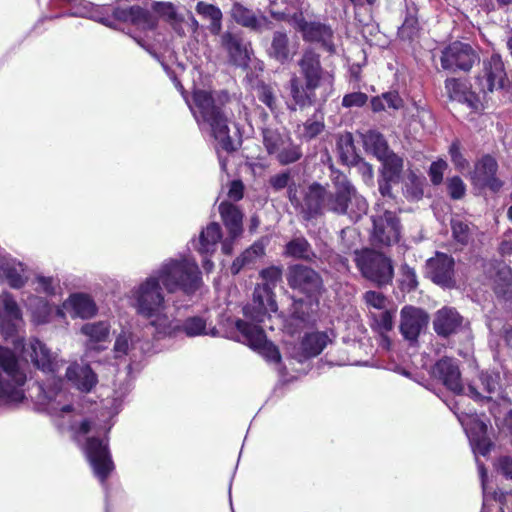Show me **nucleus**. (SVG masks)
Returning <instances> with one entry per match:
<instances>
[{
  "instance_id": "nucleus-1",
  "label": "nucleus",
  "mask_w": 512,
  "mask_h": 512,
  "mask_svg": "<svg viewBox=\"0 0 512 512\" xmlns=\"http://www.w3.org/2000/svg\"><path fill=\"white\" fill-rule=\"evenodd\" d=\"M331 182L333 191L316 181L300 191L292 187L289 202L302 221L316 220L327 212L337 216L346 215L352 220H358L367 213L366 199L346 174L334 171Z\"/></svg>"
},
{
  "instance_id": "nucleus-2",
  "label": "nucleus",
  "mask_w": 512,
  "mask_h": 512,
  "mask_svg": "<svg viewBox=\"0 0 512 512\" xmlns=\"http://www.w3.org/2000/svg\"><path fill=\"white\" fill-rule=\"evenodd\" d=\"M298 72L299 75H293L288 84L292 100V104L288 105L290 111L314 106L318 101L316 91L326 82L331 84L334 80L333 74L323 67L321 55L314 48L303 51L298 60Z\"/></svg>"
},
{
  "instance_id": "nucleus-3",
  "label": "nucleus",
  "mask_w": 512,
  "mask_h": 512,
  "mask_svg": "<svg viewBox=\"0 0 512 512\" xmlns=\"http://www.w3.org/2000/svg\"><path fill=\"white\" fill-rule=\"evenodd\" d=\"M193 106H189L198 123L207 124L212 136L218 141L222 150L233 153L237 150L230 136L228 116L224 104L217 101L212 92L196 89L192 93Z\"/></svg>"
},
{
  "instance_id": "nucleus-4",
  "label": "nucleus",
  "mask_w": 512,
  "mask_h": 512,
  "mask_svg": "<svg viewBox=\"0 0 512 512\" xmlns=\"http://www.w3.org/2000/svg\"><path fill=\"white\" fill-rule=\"evenodd\" d=\"M158 273L168 293L181 290L186 295H193L202 285L201 271L197 263L187 259L171 260Z\"/></svg>"
},
{
  "instance_id": "nucleus-5",
  "label": "nucleus",
  "mask_w": 512,
  "mask_h": 512,
  "mask_svg": "<svg viewBox=\"0 0 512 512\" xmlns=\"http://www.w3.org/2000/svg\"><path fill=\"white\" fill-rule=\"evenodd\" d=\"M0 401L21 402L25 398L22 387L27 377L21 370L15 352L0 345Z\"/></svg>"
},
{
  "instance_id": "nucleus-6",
  "label": "nucleus",
  "mask_w": 512,
  "mask_h": 512,
  "mask_svg": "<svg viewBox=\"0 0 512 512\" xmlns=\"http://www.w3.org/2000/svg\"><path fill=\"white\" fill-rule=\"evenodd\" d=\"M354 262L363 278L382 288L392 283L394 267L392 259L374 248L355 250Z\"/></svg>"
},
{
  "instance_id": "nucleus-7",
  "label": "nucleus",
  "mask_w": 512,
  "mask_h": 512,
  "mask_svg": "<svg viewBox=\"0 0 512 512\" xmlns=\"http://www.w3.org/2000/svg\"><path fill=\"white\" fill-rule=\"evenodd\" d=\"M84 453L94 476L102 485H106L115 470V463L109 447L108 438L88 437L84 444Z\"/></svg>"
},
{
  "instance_id": "nucleus-8",
  "label": "nucleus",
  "mask_w": 512,
  "mask_h": 512,
  "mask_svg": "<svg viewBox=\"0 0 512 512\" xmlns=\"http://www.w3.org/2000/svg\"><path fill=\"white\" fill-rule=\"evenodd\" d=\"M158 276H150L145 279L133 291L135 308L139 315L151 318L164 309V294Z\"/></svg>"
},
{
  "instance_id": "nucleus-9",
  "label": "nucleus",
  "mask_w": 512,
  "mask_h": 512,
  "mask_svg": "<svg viewBox=\"0 0 512 512\" xmlns=\"http://www.w3.org/2000/svg\"><path fill=\"white\" fill-rule=\"evenodd\" d=\"M370 243L375 248L383 249L397 244L401 238L402 225L397 214L385 210L381 215L372 216Z\"/></svg>"
},
{
  "instance_id": "nucleus-10",
  "label": "nucleus",
  "mask_w": 512,
  "mask_h": 512,
  "mask_svg": "<svg viewBox=\"0 0 512 512\" xmlns=\"http://www.w3.org/2000/svg\"><path fill=\"white\" fill-rule=\"evenodd\" d=\"M456 262L452 255L436 251L425 262V277L443 289L456 287Z\"/></svg>"
},
{
  "instance_id": "nucleus-11",
  "label": "nucleus",
  "mask_w": 512,
  "mask_h": 512,
  "mask_svg": "<svg viewBox=\"0 0 512 512\" xmlns=\"http://www.w3.org/2000/svg\"><path fill=\"white\" fill-rule=\"evenodd\" d=\"M286 280L291 289L298 290L306 297H320L323 290L320 274L303 264L289 265L286 270Z\"/></svg>"
},
{
  "instance_id": "nucleus-12",
  "label": "nucleus",
  "mask_w": 512,
  "mask_h": 512,
  "mask_svg": "<svg viewBox=\"0 0 512 512\" xmlns=\"http://www.w3.org/2000/svg\"><path fill=\"white\" fill-rule=\"evenodd\" d=\"M292 21L305 42L320 43L321 47L328 53H336V46L333 41L334 31L329 25L319 21H307L302 12L294 13Z\"/></svg>"
},
{
  "instance_id": "nucleus-13",
  "label": "nucleus",
  "mask_w": 512,
  "mask_h": 512,
  "mask_svg": "<svg viewBox=\"0 0 512 512\" xmlns=\"http://www.w3.org/2000/svg\"><path fill=\"white\" fill-rule=\"evenodd\" d=\"M475 82L484 94L504 89L509 85L505 64L499 54H492L483 60L482 68L478 72Z\"/></svg>"
},
{
  "instance_id": "nucleus-14",
  "label": "nucleus",
  "mask_w": 512,
  "mask_h": 512,
  "mask_svg": "<svg viewBox=\"0 0 512 512\" xmlns=\"http://www.w3.org/2000/svg\"><path fill=\"white\" fill-rule=\"evenodd\" d=\"M479 61L478 53L468 43L454 41L441 52L440 62L444 70L468 72Z\"/></svg>"
},
{
  "instance_id": "nucleus-15",
  "label": "nucleus",
  "mask_w": 512,
  "mask_h": 512,
  "mask_svg": "<svg viewBox=\"0 0 512 512\" xmlns=\"http://www.w3.org/2000/svg\"><path fill=\"white\" fill-rule=\"evenodd\" d=\"M498 163L490 154L483 155L474 165L471 173L472 184L481 190L497 193L503 187V181L497 176Z\"/></svg>"
},
{
  "instance_id": "nucleus-16",
  "label": "nucleus",
  "mask_w": 512,
  "mask_h": 512,
  "mask_svg": "<svg viewBox=\"0 0 512 512\" xmlns=\"http://www.w3.org/2000/svg\"><path fill=\"white\" fill-rule=\"evenodd\" d=\"M400 332L403 338L410 342H417L421 332L429 323L428 313L419 307L406 305L400 312Z\"/></svg>"
},
{
  "instance_id": "nucleus-17",
  "label": "nucleus",
  "mask_w": 512,
  "mask_h": 512,
  "mask_svg": "<svg viewBox=\"0 0 512 512\" xmlns=\"http://www.w3.org/2000/svg\"><path fill=\"white\" fill-rule=\"evenodd\" d=\"M432 324L437 336L448 339L463 330L465 318L455 307L443 306L434 313Z\"/></svg>"
},
{
  "instance_id": "nucleus-18",
  "label": "nucleus",
  "mask_w": 512,
  "mask_h": 512,
  "mask_svg": "<svg viewBox=\"0 0 512 512\" xmlns=\"http://www.w3.org/2000/svg\"><path fill=\"white\" fill-rule=\"evenodd\" d=\"M433 378L442 382V384L455 394L464 393V387L461 381V372L457 360L453 357L444 356L439 359L431 369Z\"/></svg>"
},
{
  "instance_id": "nucleus-19",
  "label": "nucleus",
  "mask_w": 512,
  "mask_h": 512,
  "mask_svg": "<svg viewBox=\"0 0 512 512\" xmlns=\"http://www.w3.org/2000/svg\"><path fill=\"white\" fill-rule=\"evenodd\" d=\"M220 45L226 51L229 62L236 67H247L250 61L242 37L234 32L220 33Z\"/></svg>"
},
{
  "instance_id": "nucleus-20",
  "label": "nucleus",
  "mask_w": 512,
  "mask_h": 512,
  "mask_svg": "<svg viewBox=\"0 0 512 512\" xmlns=\"http://www.w3.org/2000/svg\"><path fill=\"white\" fill-rule=\"evenodd\" d=\"M494 272L492 277V290L498 299L506 302L512 301V268L503 260L491 262Z\"/></svg>"
},
{
  "instance_id": "nucleus-21",
  "label": "nucleus",
  "mask_w": 512,
  "mask_h": 512,
  "mask_svg": "<svg viewBox=\"0 0 512 512\" xmlns=\"http://www.w3.org/2000/svg\"><path fill=\"white\" fill-rule=\"evenodd\" d=\"M445 90L450 100L466 104L473 111H478L483 106L480 97L461 79L447 78Z\"/></svg>"
},
{
  "instance_id": "nucleus-22",
  "label": "nucleus",
  "mask_w": 512,
  "mask_h": 512,
  "mask_svg": "<svg viewBox=\"0 0 512 512\" xmlns=\"http://www.w3.org/2000/svg\"><path fill=\"white\" fill-rule=\"evenodd\" d=\"M25 352L29 355L33 365L43 372H55L57 362L51 350L39 339H31Z\"/></svg>"
},
{
  "instance_id": "nucleus-23",
  "label": "nucleus",
  "mask_w": 512,
  "mask_h": 512,
  "mask_svg": "<svg viewBox=\"0 0 512 512\" xmlns=\"http://www.w3.org/2000/svg\"><path fill=\"white\" fill-rule=\"evenodd\" d=\"M405 16L402 25L397 30V37L402 42L412 44L420 38L419 9L414 2L406 3Z\"/></svg>"
},
{
  "instance_id": "nucleus-24",
  "label": "nucleus",
  "mask_w": 512,
  "mask_h": 512,
  "mask_svg": "<svg viewBox=\"0 0 512 512\" xmlns=\"http://www.w3.org/2000/svg\"><path fill=\"white\" fill-rule=\"evenodd\" d=\"M218 211L229 236L232 239L240 237L243 233V213L240 208L229 201H222Z\"/></svg>"
},
{
  "instance_id": "nucleus-25",
  "label": "nucleus",
  "mask_w": 512,
  "mask_h": 512,
  "mask_svg": "<svg viewBox=\"0 0 512 512\" xmlns=\"http://www.w3.org/2000/svg\"><path fill=\"white\" fill-rule=\"evenodd\" d=\"M24 265L15 259L0 255V278L4 279L13 289H21L27 283L24 276Z\"/></svg>"
},
{
  "instance_id": "nucleus-26",
  "label": "nucleus",
  "mask_w": 512,
  "mask_h": 512,
  "mask_svg": "<svg viewBox=\"0 0 512 512\" xmlns=\"http://www.w3.org/2000/svg\"><path fill=\"white\" fill-rule=\"evenodd\" d=\"M66 377L84 393L90 392L98 382L96 373L89 365L69 366L66 370Z\"/></svg>"
},
{
  "instance_id": "nucleus-27",
  "label": "nucleus",
  "mask_w": 512,
  "mask_h": 512,
  "mask_svg": "<svg viewBox=\"0 0 512 512\" xmlns=\"http://www.w3.org/2000/svg\"><path fill=\"white\" fill-rule=\"evenodd\" d=\"M499 380L500 376L498 373L494 372H481L479 375V382L480 387L483 392L487 393L488 395H483L478 388L474 384H468L467 387V394L475 401H490L491 400V394L495 393L497 389L499 388Z\"/></svg>"
},
{
  "instance_id": "nucleus-28",
  "label": "nucleus",
  "mask_w": 512,
  "mask_h": 512,
  "mask_svg": "<svg viewBox=\"0 0 512 512\" xmlns=\"http://www.w3.org/2000/svg\"><path fill=\"white\" fill-rule=\"evenodd\" d=\"M290 316L301 323L310 322L319 308V297L295 298L292 297Z\"/></svg>"
},
{
  "instance_id": "nucleus-29",
  "label": "nucleus",
  "mask_w": 512,
  "mask_h": 512,
  "mask_svg": "<svg viewBox=\"0 0 512 512\" xmlns=\"http://www.w3.org/2000/svg\"><path fill=\"white\" fill-rule=\"evenodd\" d=\"M196 13L206 21H209L207 29L213 36H219L223 27V13L221 9L211 3L199 1L195 6Z\"/></svg>"
},
{
  "instance_id": "nucleus-30",
  "label": "nucleus",
  "mask_w": 512,
  "mask_h": 512,
  "mask_svg": "<svg viewBox=\"0 0 512 512\" xmlns=\"http://www.w3.org/2000/svg\"><path fill=\"white\" fill-rule=\"evenodd\" d=\"M222 236L220 224L211 222L200 232L197 251L201 255L211 256L216 251L217 244Z\"/></svg>"
},
{
  "instance_id": "nucleus-31",
  "label": "nucleus",
  "mask_w": 512,
  "mask_h": 512,
  "mask_svg": "<svg viewBox=\"0 0 512 512\" xmlns=\"http://www.w3.org/2000/svg\"><path fill=\"white\" fill-rule=\"evenodd\" d=\"M235 328L242 335L245 343L254 351L265 344L267 340L266 333L262 327L251 324L245 320L237 319L235 321Z\"/></svg>"
},
{
  "instance_id": "nucleus-32",
  "label": "nucleus",
  "mask_w": 512,
  "mask_h": 512,
  "mask_svg": "<svg viewBox=\"0 0 512 512\" xmlns=\"http://www.w3.org/2000/svg\"><path fill=\"white\" fill-rule=\"evenodd\" d=\"M229 13L232 20L244 28L252 31H259L262 28L261 21L256 13L240 2H234Z\"/></svg>"
},
{
  "instance_id": "nucleus-33",
  "label": "nucleus",
  "mask_w": 512,
  "mask_h": 512,
  "mask_svg": "<svg viewBox=\"0 0 512 512\" xmlns=\"http://www.w3.org/2000/svg\"><path fill=\"white\" fill-rule=\"evenodd\" d=\"M469 439L473 451L476 454L487 456L493 446L492 441L487 436V426L482 421H476L469 431Z\"/></svg>"
},
{
  "instance_id": "nucleus-34",
  "label": "nucleus",
  "mask_w": 512,
  "mask_h": 512,
  "mask_svg": "<svg viewBox=\"0 0 512 512\" xmlns=\"http://www.w3.org/2000/svg\"><path fill=\"white\" fill-rule=\"evenodd\" d=\"M268 54L281 64H285L291 59L289 38L286 32L275 31L273 33Z\"/></svg>"
},
{
  "instance_id": "nucleus-35",
  "label": "nucleus",
  "mask_w": 512,
  "mask_h": 512,
  "mask_svg": "<svg viewBox=\"0 0 512 512\" xmlns=\"http://www.w3.org/2000/svg\"><path fill=\"white\" fill-rule=\"evenodd\" d=\"M284 255L309 262L316 257L311 244L305 237H296L287 242L284 246Z\"/></svg>"
},
{
  "instance_id": "nucleus-36",
  "label": "nucleus",
  "mask_w": 512,
  "mask_h": 512,
  "mask_svg": "<svg viewBox=\"0 0 512 512\" xmlns=\"http://www.w3.org/2000/svg\"><path fill=\"white\" fill-rule=\"evenodd\" d=\"M362 138L365 150L372 153L377 159L385 157L391 152L384 135L377 130H368Z\"/></svg>"
},
{
  "instance_id": "nucleus-37",
  "label": "nucleus",
  "mask_w": 512,
  "mask_h": 512,
  "mask_svg": "<svg viewBox=\"0 0 512 512\" xmlns=\"http://www.w3.org/2000/svg\"><path fill=\"white\" fill-rule=\"evenodd\" d=\"M262 137L267 154L275 157L282 146L288 142L290 135L280 132L277 128L266 127L262 129Z\"/></svg>"
},
{
  "instance_id": "nucleus-38",
  "label": "nucleus",
  "mask_w": 512,
  "mask_h": 512,
  "mask_svg": "<svg viewBox=\"0 0 512 512\" xmlns=\"http://www.w3.org/2000/svg\"><path fill=\"white\" fill-rule=\"evenodd\" d=\"M69 302L75 316L82 319L91 318L97 313L95 302L90 296L86 294H72L70 296Z\"/></svg>"
},
{
  "instance_id": "nucleus-39",
  "label": "nucleus",
  "mask_w": 512,
  "mask_h": 512,
  "mask_svg": "<svg viewBox=\"0 0 512 512\" xmlns=\"http://www.w3.org/2000/svg\"><path fill=\"white\" fill-rule=\"evenodd\" d=\"M329 337L326 332H312L304 336L301 346L305 356L316 357L327 346Z\"/></svg>"
},
{
  "instance_id": "nucleus-40",
  "label": "nucleus",
  "mask_w": 512,
  "mask_h": 512,
  "mask_svg": "<svg viewBox=\"0 0 512 512\" xmlns=\"http://www.w3.org/2000/svg\"><path fill=\"white\" fill-rule=\"evenodd\" d=\"M336 147L340 159L345 164H353L359 158L356 153L354 138L351 132H345L338 136Z\"/></svg>"
},
{
  "instance_id": "nucleus-41",
  "label": "nucleus",
  "mask_w": 512,
  "mask_h": 512,
  "mask_svg": "<svg viewBox=\"0 0 512 512\" xmlns=\"http://www.w3.org/2000/svg\"><path fill=\"white\" fill-rule=\"evenodd\" d=\"M303 157V151L300 144L295 143L292 138L282 146L278 154L274 157L282 166H287L298 162Z\"/></svg>"
},
{
  "instance_id": "nucleus-42",
  "label": "nucleus",
  "mask_w": 512,
  "mask_h": 512,
  "mask_svg": "<svg viewBox=\"0 0 512 512\" xmlns=\"http://www.w3.org/2000/svg\"><path fill=\"white\" fill-rule=\"evenodd\" d=\"M129 23L154 29L157 26L158 20L150 10L139 5H132L129 6Z\"/></svg>"
},
{
  "instance_id": "nucleus-43",
  "label": "nucleus",
  "mask_w": 512,
  "mask_h": 512,
  "mask_svg": "<svg viewBox=\"0 0 512 512\" xmlns=\"http://www.w3.org/2000/svg\"><path fill=\"white\" fill-rule=\"evenodd\" d=\"M398 288L404 293H411L418 288L419 281L414 267L404 262L399 268Z\"/></svg>"
},
{
  "instance_id": "nucleus-44",
  "label": "nucleus",
  "mask_w": 512,
  "mask_h": 512,
  "mask_svg": "<svg viewBox=\"0 0 512 512\" xmlns=\"http://www.w3.org/2000/svg\"><path fill=\"white\" fill-rule=\"evenodd\" d=\"M379 160L382 162L381 175L387 176L388 179L400 180L403 171V159L401 157L391 151Z\"/></svg>"
},
{
  "instance_id": "nucleus-45",
  "label": "nucleus",
  "mask_w": 512,
  "mask_h": 512,
  "mask_svg": "<svg viewBox=\"0 0 512 512\" xmlns=\"http://www.w3.org/2000/svg\"><path fill=\"white\" fill-rule=\"evenodd\" d=\"M253 303L260 306V309H270L271 312H276L278 309L274 290L264 285H257L255 287L253 291Z\"/></svg>"
},
{
  "instance_id": "nucleus-46",
  "label": "nucleus",
  "mask_w": 512,
  "mask_h": 512,
  "mask_svg": "<svg viewBox=\"0 0 512 512\" xmlns=\"http://www.w3.org/2000/svg\"><path fill=\"white\" fill-rule=\"evenodd\" d=\"M452 237L457 244L467 246L472 239L471 224L459 217L450 221Z\"/></svg>"
},
{
  "instance_id": "nucleus-47",
  "label": "nucleus",
  "mask_w": 512,
  "mask_h": 512,
  "mask_svg": "<svg viewBox=\"0 0 512 512\" xmlns=\"http://www.w3.org/2000/svg\"><path fill=\"white\" fill-rule=\"evenodd\" d=\"M269 188L274 192H280L287 189V198L289 199V192L293 188L299 189L296 182L293 180L289 170L281 171L277 174L270 176L268 180Z\"/></svg>"
},
{
  "instance_id": "nucleus-48",
  "label": "nucleus",
  "mask_w": 512,
  "mask_h": 512,
  "mask_svg": "<svg viewBox=\"0 0 512 512\" xmlns=\"http://www.w3.org/2000/svg\"><path fill=\"white\" fill-rule=\"evenodd\" d=\"M178 330L183 332L188 337H196L208 334L206 331V320L200 316H192L186 318L178 327Z\"/></svg>"
},
{
  "instance_id": "nucleus-49",
  "label": "nucleus",
  "mask_w": 512,
  "mask_h": 512,
  "mask_svg": "<svg viewBox=\"0 0 512 512\" xmlns=\"http://www.w3.org/2000/svg\"><path fill=\"white\" fill-rule=\"evenodd\" d=\"M81 332L93 342H103L109 337L110 326L103 321L87 323L82 326Z\"/></svg>"
},
{
  "instance_id": "nucleus-50",
  "label": "nucleus",
  "mask_w": 512,
  "mask_h": 512,
  "mask_svg": "<svg viewBox=\"0 0 512 512\" xmlns=\"http://www.w3.org/2000/svg\"><path fill=\"white\" fill-rule=\"evenodd\" d=\"M325 130V122L323 116L317 118L316 114L308 118L303 123L301 138L307 142L317 138Z\"/></svg>"
},
{
  "instance_id": "nucleus-51",
  "label": "nucleus",
  "mask_w": 512,
  "mask_h": 512,
  "mask_svg": "<svg viewBox=\"0 0 512 512\" xmlns=\"http://www.w3.org/2000/svg\"><path fill=\"white\" fill-rule=\"evenodd\" d=\"M447 195L451 200L457 201L465 197L467 187L458 175L448 177L445 182Z\"/></svg>"
},
{
  "instance_id": "nucleus-52",
  "label": "nucleus",
  "mask_w": 512,
  "mask_h": 512,
  "mask_svg": "<svg viewBox=\"0 0 512 512\" xmlns=\"http://www.w3.org/2000/svg\"><path fill=\"white\" fill-rule=\"evenodd\" d=\"M1 298L5 315L10 320H22V311L17 301L15 300L14 296L10 292H3Z\"/></svg>"
},
{
  "instance_id": "nucleus-53",
  "label": "nucleus",
  "mask_w": 512,
  "mask_h": 512,
  "mask_svg": "<svg viewBox=\"0 0 512 512\" xmlns=\"http://www.w3.org/2000/svg\"><path fill=\"white\" fill-rule=\"evenodd\" d=\"M256 92L259 101L265 104L272 112L277 109V98L271 85L261 82L257 85Z\"/></svg>"
},
{
  "instance_id": "nucleus-54",
  "label": "nucleus",
  "mask_w": 512,
  "mask_h": 512,
  "mask_svg": "<svg viewBox=\"0 0 512 512\" xmlns=\"http://www.w3.org/2000/svg\"><path fill=\"white\" fill-rule=\"evenodd\" d=\"M264 283L262 285L268 286L274 290L279 282L282 280L283 269L281 266L271 265L262 269L259 273Z\"/></svg>"
},
{
  "instance_id": "nucleus-55",
  "label": "nucleus",
  "mask_w": 512,
  "mask_h": 512,
  "mask_svg": "<svg viewBox=\"0 0 512 512\" xmlns=\"http://www.w3.org/2000/svg\"><path fill=\"white\" fill-rule=\"evenodd\" d=\"M424 181V178L419 177L413 172L410 173L408 183L406 184L407 197L413 200H420L424 195Z\"/></svg>"
},
{
  "instance_id": "nucleus-56",
  "label": "nucleus",
  "mask_w": 512,
  "mask_h": 512,
  "mask_svg": "<svg viewBox=\"0 0 512 512\" xmlns=\"http://www.w3.org/2000/svg\"><path fill=\"white\" fill-rule=\"evenodd\" d=\"M152 11L168 21H180L176 7L171 2L155 1L152 3Z\"/></svg>"
},
{
  "instance_id": "nucleus-57",
  "label": "nucleus",
  "mask_w": 512,
  "mask_h": 512,
  "mask_svg": "<svg viewBox=\"0 0 512 512\" xmlns=\"http://www.w3.org/2000/svg\"><path fill=\"white\" fill-rule=\"evenodd\" d=\"M448 168V163L444 159L433 161L428 169V176L433 186H439L444 179V173Z\"/></svg>"
},
{
  "instance_id": "nucleus-58",
  "label": "nucleus",
  "mask_w": 512,
  "mask_h": 512,
  "mask_svg": "<svg viewBox=\"0 0 512 512\" xmlns=\"http://www.w3.org/2000/svg\"><path fill=\"white\" fill-rule=\"evenodd\" d=\"M451 162L457 170H464L468 167V161L461 151V142L458 139L452 141L448 150Z\"/></svg>"
},
{
  "instance_id": "nucleus-59",
  "label": "nucleus",
  "mask_w": 512,
  "mask_h": 512,
  "mask_svg": "<svg viewBox=\"0 0 512 512\" xmlns=\"http://www.w3.org/2000/svg\"><path fill=\"white\" fill-rule=\"evenodd\" d=\"M256 351L269 362L275 364L281 362V353L279 348L268 339L265 341V344L261 345Z\"/></svg>"
},
{
  "instance_id": "nucleus-60",
  "label": "nucleus",
  "mask_w": 512,
  "mask_h": 512,
  "mask_svg": "<svg viewBox=\"0 0 512 512\" xmlns=\"http://www.w3.org/2000/svg\"><path fill=\"white\" fill-rule=\"evenodd\" d=\"M368 101V95L364 92H352L345 94L342 98L344 108L363 107Z\"/></svg>"
},
{
  "instance_id": "nucleus-61",
  "label": "nucleus",
  "mask_w": 512,
  "mask_h": 512,
  "mask_svg": "<svg viewBox=\"0 0 512 512\" xmlns=\"http://www.w3.org/2000/svg\"><path fill=\"white\" fill-rule=\"evenodd\" d=\"M382 98H384V104L388 109L400 110L404 107V100L396 90L382 93Z\"/></svg>"
},
{
  "instance_id": "nucleus-62",
  "label": "nucleus",
  "mask_w": 512,
  "mask_h": 512,
  "mask_svg": "<svg viewBox=\"0 0 512 512\" xmlns=\"http://www.w3.org/2000/svg\"><path fill=\"white\" fill-rule=\"evenodd\" d=\"M270 309H260V306L257 304L247 305L243 308V314L245 317L250 318L251 320L262 323L264 322V318L267 315Z\"/></svg>"
},
{
  "instance_id": "nucleus-63",
  "label": "nucleus",
  "mask_w": 512,
  "mask_h": 512,
  "mask_svg": "<svg viewBox=\"0 0 512 512\" xmlns=\"http://www.w3.org/2000/svg\"><path fill=\"white\" fill-rule=\"evenodd\" d=\"M398 179H388L387 176L381 175L378 179V189L383 197L394 198L392 194V185L399 183Z\"/></svg>"
},
{
  "instance_id": "nucleus-64",
  "label": "nucleus",
  "mask_w": 512,
  "mask_h": 512,
  "mask_svg": "<svg viewBox=\"0 0 512 512\" xmlns=\"http://www.w3.org/2000/svg\"><path fill=\"white\" fill-rule=\"evenodd\" d=\"M498 471L507 479H512V457L502 456L498 459Z\"/></svg>"
}]
</instances>
